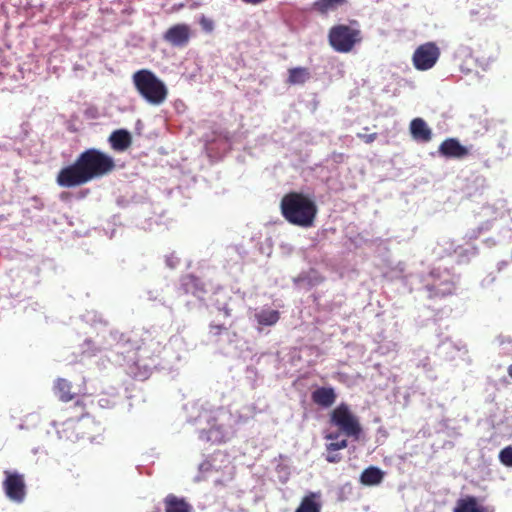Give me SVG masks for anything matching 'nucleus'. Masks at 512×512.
I'll return each instance as SVG.
<instances>
[{
  "label": "nucleus",
  "mask_w": 512,
  "mask_h": 512,
  "mask_svg": "<svg viewBox=\"0 0 512 512\" xmlns=\"http://www.w3.org/2000/svg\"><path fill=\"white\" fill-rule=\"evenodd\" d=\"M337 395L333 387H319L311 393V400L314 404L329 408L336 401Z\"/></svg>",
  "instance_id": "12"
},
{
  "label": "nucleus",
  "mask_w": 512,
  "mask_h": 512,
  "mask_svg": "<svg viewBox=\"0 0 512 512\" xmlns=\"http://www.w3.org/2000/svg\"><path fill=\"white\" fill-rule=\"evenodd\" d=\"M109 143L113 150L122 152L131 146L132 136L127 130L118 129L110 134Z\"/></svg>",
  "instance_id": "15"
},
{
  "label": "nucleus",
  "mask_w": 512,
  "mask_h": 512,
  "mask_svg": "<svg viewBox=\"0 0 512 512\" xmlns=\"http://www.w3.org/2000/svg\"><path fill=\"white\" fill-rule=\"evenodd\" d=\"M54 393L62 402L72 401L77 393L73 392V385L65 378H57L53 385Z\"/></svg>",
  "instance_id": "16"
},
{
  "label": "nucleus",
  "mask_w": 512,
  "mask_h": 512,
  "mask_svg": "<svg viewBox=\"0 0 512 512\" xmlns=\"http://www.w3.org/2000/svg\"><path fill=\"white\" fill-rule=\"evenodd\" d=\"M165 512H192V506L184 499L174 494H168L164 499Z\"/></svg>",
  "instance_id": "17"
},
{
  "label": "nucleus",
  "mask_w": 512,
  "mask_h": 512,
  "mask_svg": "<svg viewBox=\"0 0 512 512\" xmlns=\"http://www.w3.org/2000/svg\"><path fill=\"white\" fill-rule=\"evenodd\" d=\"M361 40V31L346 24L334 25L328 33L329 44L338 53H350Z\"/></svg>",
  "instance_id": "4"
},
{
  "label": "nucleus",
  "mask_w": 512,
  "mask_h": 512,
  "mask_svg": "<svg viewBox=\"0 0 512 512\" xmlns=\"http://www.w3.org/2000/svg\"><path fill=\"white\" fill-rule=\"evenodd\" d=\"M255 318L259 325L272 326L280 319V313L277 310H262L255 314Z\"/></svg>",
  "instance_id": "21"
},
{
  "label": "nucleus",
  "mask_w": 512,
  "mask_h": 512,
  "mask_svg": "<svg viewBox=\"0 0 512 512\" xmlns=\"http://www.w3.org/2000/svg\"><path fill=\"white\" fill-rule=\"evenodd\" d=\"M440 56L438 46L433 42L420 45L413 54L412 60L417 70L425 71L431 69Z\"/></svg>",
  "instance_id": "7"
},
{
  "label": "nucleus",
  "mask_w": 512,
  "mask_h": 512,
  "mask_svg": "<svg viewBox=\"0 0 512 512\" xmlns=\"http://www.w3.org/2000/svg\"><path fill=\"white\" fill-rule=\"evenodd\" d=\"M410 133L419 142L426 143L432 139V130L422 118H415L410 122Z\"/></svg>",
  "instance_id": "14"
},
{
  "label": "nucleus",
  "mask_w": 512,
  "mask_h": 512,
  "mask_svg": "<svg viewBox=\"0 0 512 512\" xmlns=\"http://www.w3.org/2000/svg\"><path fill=\"white\" fill-rule=\"evenodd\" d=\"M508 375L512 378V364L507 368Z\"/></svg>",
  "instance_id": "31"
},
{
  "label": "nucleus",
  "mask_w": 512,
  "mask_h": 512,
  "mask_svg": "<svg viewBox=\"0 0 512 512\" xmlns=\"http://www.w3.org/2000/svg\"><path fill=\"white\" fill-rule=\"evenodd\" d=\"M311 78L310 70L307 67H294L288 69L286 83L289 85H303Z\"/></svg>",
  "instance_id": "19"
},
{
  "label": "nucleus",
  "mask_w": 512,
  "mask_h": 512,
  "mask_svg": "<svg viewBox=\"0 0 512 512\" xmlns=\"http://www.w3.org/2000/svg\"><path fill=\"white\" fill-rule=\"evenodd\" d=\"M280 210L288 223L302 228L314 226L318 213L315 200L308 194L296 191L282 197Z\"/></svg>",
  "instance_id": "2"
},
{
  "label": "nucleus",
  "mask_w": 512,
  "mask_h": 512,
  "mask_svg": "<svg viewBox=\"0 0 512 512\" xmlns=\"http://www.w3.org/2000/svg\"><path fill=\"white\" fill-rule=\"evenodd\" d=\"M330 422L347 437L355 440L360 438L362 427L357 416H355L346 403L339 404L330 414Z\"/></svg>",
  "instance_id": "5"
},
{
  "label": "nucleus",
  "mask_w": 512,
  "mask_h": 512,
  "mask_svg": "<svg viewBox=\"0 0 512 512\" xmlns=\"http://www.w3.org/2000/svg\"><path fill=\"white\" fill-rule=\"evenodd\" d=\"M453 512H495V509L492 506L482 504L474 496H466L457 501Z\"/></svg>",
  "instance_id": "10"
},
{
  "label": "nucleus",
  "mask_w": 512,
  "mask_h": 512,
  "mask_svg": "<svg viewBox=\"0 0 512 512\" xmlns=\"http://www.w3.org/2000/svg\"><path fill=\"white\" fill-rule=\"evenodd\" d=\"M499 461L507 467H512V445L503 448L499 452Z\"/></svg>",
  "instance_id": "24"
},
{
  "label": "nucleus",
  "mask_w": 512,
  "mask_h": 512,
  "mask_svg": "<svg viewBox=\"0 0 512 512\" xmlns=\"http://www.w3.org/2000/svg\"><path fill=\"white\" fill-rule=\"evenodd\" d=\"M181 287L185 293L192 294L197 297H200L206 292L203 281L193 274H186L182 276Z\"/></svg>",
  "instance_id": "13"
},
{
  "label": "nucleus",
  "mask_w": 512,
  "mask_h": 512,
  "mask_svg": "<svg viewBox=\"0 0 512 512\" xmlns=\"http://www.w3.org/2000/svg\"><path fill=\"white\" fill-rule=\"evenodd\" d=\"M132 82L138 94L151 105L159 106L168 97L165 83L149 69L136 71L132 75Z\"/></svg>",
  "instance_id": "3"
},
{
  "label": "nucleus",
  "mask_w": 512,
  "mask_h": 512,
  "mask_svg": "<svg viewBox=\"0 0 512 512\" xmlns=\"http://www.w3.org/2000/svg\"><path fill=\"white\" fill-rule=\"evenodd\" d=\"M163 343L158 339V336L151 331H145L141 337V344L138 346V351L143 356L152 357L159 355L163 350Z\"/></svg>",
  "instance_id": "8"
},
{
  "label": "nucleus",
  "mask_w": 512,
  "mask_h": 512,
  "mask_svg": "<svg viewBox=\"0 0 512 512\" xmlns=\"http://www.w3.org/2000/svg\"><path fill=\"white\" fill-rule=\"evenodd\" d=\"M224 316L229 317L231 315V310L228 307H224L222 309Z\"/></svg>",
  "instance_id": "30"
},
{
  "label": "nucleus",
  "mask_w": 512,
  "mask_h": 512,
  "mask_svg": "<svg viewBox=\"0 0 512 512\" xmlns=\"http://www.w3.org/2000/svg\"><path fill=\"white\" fill-rule=\"evenodd\" d=\"M347 3L348 0H316L312 4V9L321 15H326Z\"/></svg>",
  "instance_id": "20"
},
{
  "label": "nucleus",
  "mask_w": 512,
  "mask_h": 512,
  "mask_svg": "<svg viewBox=\"0 0 512 512\" xmlns=\"http://www.w3.org/2000/svg\"><path fill=\"white\" fill-rule=\"evenodd\" d=\"M2 489L5 496L13 503L21 504L27 496L24 474L16 470H4Z\"/></svg>",
  "instance_id": "6"
},
{
  "label": "nucleus",
  "mask_w": 512,
  "mask_h": 512,
  "mask_svg": "<svg viewBox=\"0 0 512 512\" xmlns=\"http://www.w3.org/2000/svg\"><path fill=\"white\" fill-rule=\"evenodd\" d=\"M189 27L185 24H177L170 27L164 34V39L173 46L183 47L189 41Z\"/></svg>",
  "instance_id": "11"
},
{
  "label": "nucleus",
  "mask_w": 512,
  "mask_h": 512,
  "mask_svg": "<svg viewBox=\"0 0 512 512\" xmlns=\"http://www.w3.org/2000/svg\"><path fill=\"white\" fill-rule=\"evenodd\" d=\"M226 330H227V328L224 325H222V324H213L212 323L209 326V332L213 336H219V335H221Z\"/></svg>",
  "instance_id": "26"
},
{
  "label": "nucleus",
  "mask_w": 512,
  "mask_h": 512,
  "mask_svg": "<svg viewBox=\"0 0 512 512\" xmlns=\"http://www.w3.org/2000/svg\"><path fill=\"white\" fill-rule=\"evenodd\" d=\"M348 447V441L346 439H342L340 441L331 442L326 444L327 452H334L337 450L345 449Z\"/></svg>",
  "instance_id": "25"
},
{
  "label": "nucleus",
  "mask_w": 512,
  "mask_h": 512,
  "mask_svg": "<svg viewBox=\"0 0 512 512\" xmlns=\"http://www.w3.org/2000/svg\"><path fill=\"white\" fill-rule=\"evenodd\" d=\"M338 437H339V433H338V432H331V433H329V434H327V435L325 436V439H327V440H331V441H334V440H336Z\"/></svg>",
  "instance_id": "29"
},
{
  "label": "nucleus",
  "mask_w": 512,
  "mask_h": 512,
  "mask_svg": "<svg viewBox=\"0 0 512 512\" xmlns=\"http://www.w3.org/2000/svg\"><path fill=\"white\" fill-rule=\"evenodd\" d=\"M295 512H320V505L314 500V495L306 496Z\"/></svg>",
  "instance_id": "22"
},
{
  "label": "nucleus",
  "mask_w": 512,
  "mask_h": 512,
  "mask_svg": "<svg viewBox=\"0 0 512 512\" xmlns=\"http://www.w3.org/2000/svg\"><path fill=\"white\" fill-rule=\"evenodd\" d=\"M358 137L363 140L365 143L370 144L374 142L377 139V133H371V134H358Z\"/></svg>",
  "instance_id": "27"
},
{
  "label": "nucleus",
  "mask_w": 512,
  "mask_h": 512,
  "mask_svg": "<svg viewBox=\"0 0 512 512\" xmlns=\"http://www.w3.org/2000/svg\"><path fill=\"white\" fill-rule=\"evenodd\" d=\"M326 460L329 463H338L341 461V456L339 454H333V452H327Z\"/></svg>",
  "instance_id": "28"
},
{
  "label": "nucleus",
  "mask_w": 512,
  "mask_h": 512,
  "mask_svg": "<svg viewBox=\"0 0 512 512\" xmlns=\"http://www.w3.org/2000/svg\"><path fill=\"white\" fill-rule=\"evenodd\" d=\"M438 152L446 158L462 159L469 154V150L460 144L456 138L445 139L439 146Z\"/></svg>",
  "instance_id": "9"
},
{
  "label": "nucleus",
  "mask_w": 512,
  "mask_h": 512,
  "mask_svg": "<svg viewBox=\"0 0 512 512\" xmlns=\"http://www.w3.org/2000/svg\"><path fill=\"white\" fill-rule=\"evenodd\" d=\"M384 472L375 466L366 468L360 475V482L365 486L378 485L383 481Z\"/></svg>",
  "instance_id": "18"
},
{
  "label": "nucleus",
  "mask_w": 512,
  "mask_h": 512,
  "mask_svg": "<svg viewBox=\"0 0 512 512\" xmlns=\"http://www.w3.org/2000/svg\"><path fill=\"white\" fill-rule=\"evenodd\" d=\"M115 167L111 156L96 148H89L80 153L74 163L60 169L56 182L63 188L78 187L108 175Z\"/></svg>",
  "instance_id": "1"
},
{
  "label": "nucleus",
  "mask_w": 512,
  "mask_h": 512,
  "mask_svg": "<svg viewBox=\"0 0 512 512\" xmlns=\"http://www.w3.org/2000/svg\"><path fill=\"white\" fill-rule=\"evenodd\" d=\"M71 408L74 409L76 411V413L73 416H68L67 417V421L68 422L79 421V420H81L87 414L86 405L81 400H77L75 402L74 406L71 407Z\"/></svg>",
  "instance_id": "23"
}]
</instances>
